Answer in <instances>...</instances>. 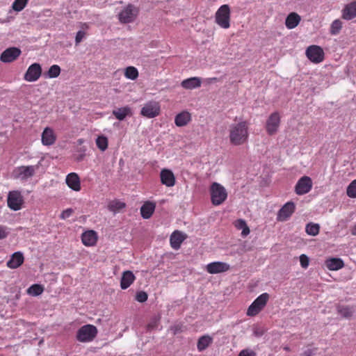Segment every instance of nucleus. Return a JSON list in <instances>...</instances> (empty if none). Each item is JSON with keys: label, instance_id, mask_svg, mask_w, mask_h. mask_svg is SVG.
<instances>
[{"label": "nucleus", "instance_id": "obj_39", "mask_svg": "<svg viewBox=\"0 0 356 356\" xmlns=\"http://www.w3.org/2000/svg\"><path fill=\"white\" fill-rule=\"evenodd\" d=\"M338 313L343 317L348 318L353 315V310L348 306H339Z\"/></svg>", "mask_w": 356, "mask_h": 356}, {"label": "nucleus", "instance_id": "obj_42", "mask_svg": "<svg viewBox=\"0 0 356 356\" xmlns=\"http://www.w3.org/2000/svg\"><path fill=\"white\" fill-rule=\"evenodd\" d=\"M147 293L145 291H139L136 293V300L139 302H144L147 300Z\"/></svg>", "mask_w": 356, "mask_h": 356}, {"label": "nucleus", "instance_id": "obj_45", "mask_svg": "<svg viewBox=\"0 0 356 356\" xmlns=\"http://www.w3.org/2000/svg\"><path fill=\"white\" fill-rule=\"evenodd\" d=\"M73 213H74V211L72 209H71V208L67 209L61 213L60 218L63 220H65V219L70 217Z\"/></svg>", "mask_w": 356, "mask_h": 356}, {"label": "nucleus", "instance_id": "obj_17", "mask_svg": "<svg viewBox=\"0 0 356 356\" xmlns=\"http://www.w3.org/2000/svg\"><path fill=\"white\" fill-rule=\"evenodd\" d=\"M341 17L346 20H350L356 17V1L345 5L341 10Z\"/></svg>", "mask_w": 356, "mask_h": 356}, {"label": "nucleus", "instance_id": "obj_3", "mask_svg": "<svg viewBox=\"0 0 356 356\" xmlns=\"http://www.w3.org/2000/svg\"><path fill=\"white\" fill-rule=\"evenodd\" d=\"M211 200L213 205L222 204L227 197L226 189L220 184L214 182L210 187Z\"/></svg>", "mask_w": 356, "mask_h": 356}, {"label": "nucleus", "instance_id": "obj_25", "mask_svg": "<svg viewBox=\"0 0 356 356\" xmlns=\"http://www.w3.org/2000/svg\"><path fill=\"white\" fill-rule=\"evenodd\" d=\"M24 258L23 254L20 252H15L10 260L7 262V266L15 269L19 267L24 262Z\"/></svg>", "mask_w": 356, "mask_h": 356}, {"label": "nucleus", "instance_id": "obj_50", "mask_svg": "<svg viewBox=\"0 0 356 356\" xmlns=\"http://www.w3.org/2000/svg\"><path fill=\"white\" fill-rule=\"evenodd\" d=\"M253 333L256 337H261L264 334V330L261 327H255L253 330Z\"/></svg>", "mask_w": 356, "mask_h": 356}, {"label": "nucleus", "instance_id": "obj_40", "mask_svg": "<svg viewBox=\"0 0 356 356\" xmlns=\"http://www.w3.org/2000/svg\"><path fill=\"white\" fill-rule=\"evenodd\" d=\"M60 73V67L58 65H53L50 67L47 72L49 78H56Z\"/></svg>", "mask_w": 356, "mask_h": 356}, {"label": "nucleus", "instance_id": "obj_5", "mask_svg": "<svg viewBox=\"0 0 356 356\" xmlns=\"http://www.w3.org/2000/svg\"><path fill=\"white\" fill-rule=\"evenodd\" d=\"M139 13V9L133 4H128L118 14V19L122 24L133 22Z\"/></svg>", "mask_w": 356, "mask_h": 356}, {"label": "nucleus", "instance_id": "obj_11", "mask_svg": "<svg viewBox=\"0 0 356 356\" xmlns=\"http://www.w3.org/2000/svg\"><path fill=\"white\" fill-rule=\"evenodd\" d=\"M42 68L40 64L33 63L31 65L24 74V79L33 82L37 81L41 76Z\"/></svg>", "mask_w": 356, "mask_h": 356}, {"label": "nucleus", "instance_id": "obj_46", "mask_svg": "<svg viewBox=\"0 0 356 356\" xmlns=\"http://www.w3.org/2000/svg\"><path fill=\"white\" fill-rule=\"evenodd\" d=\"M159 318H154L147 324V329L149 330H154L157 327Z\"/></svg>", "mask_w": 356, "mask_h": 356}, {"label": "nucleus", "instance_id": "obj_44", "mask_svg": "<svg viewBox=\"0 0 356 356\" xmlns=\"http://www.w3.org/2000/svg\"><path fill=\"white\" fill-rule=\"evenodd\" d=\"M170 330L174 335L183 331V325L181 323L175 324L170 327Z\"/></svg>", "mask_w": 356, "mask_h": 356}, {"label": "nucleus", "instance_id": "obj_6", "mask_svg": "<svg viewBox=\"0 0 356 356\" xmlns=\"http://www.w3.org/2000/svg\"><path fill=\"white\" fill-rule=\"evenodd\" d=\"M268 299L269 295L267 293H264L259 296L249 306L247 311V315L248 316H254L257 315L266 305Z\"/></svg>", "mask_w": 356, "mask_h": 356}, {"label": "nucleus", "instance_id": "obj_54", "mask_svg": "<svg viewBox=\"0 0 356 356\" xmlns=\"http://www.w3.org/2000/svg\"><path fill=\"white\" fill-rule=\"evenodd\" d=\"M208 81L209 83H211V82H216V81H218V78H216V77L209 78V79H208Z\"/></svg>", "mask_w": 356, "mask_h": 356}, {"label": "nucleus", "instance_id": "obj_28", "mask_svg": "<svg viewBox=\"0 0 356 356\" xmlns=\"http://www.w3.org/2000/svg\"><path fill=\"white\" fill-rule=\"evenodd\" d=\"M325 264L330 270H338L344 266V263L340 258L327 259Z\"/></svg>", "mask_w": 356, "mask_h": 356}, {"label": "nucleus", "instance_id": "obj_2", "mask_svg": "<svg viewBox=\"0 0 356 356\" xmlns=\"http://www.w3.org/2000/svg\"><path fill=\"white\" fill-rule=\"evenodd\" d=\"M231 10L227 4L219 7L215 14V22L222 29H227L230 27Z\"/></svg>", "mask_w": 356, "mask_h": 356}, {"label": "nucleus", "instance_id": "obj_13", "mask_svg": "<svg viewBox=\"0 0 356 356\" xmlns=\"http://www.w3.org/2000/svg\"><path fill=\"white\" fill-rule=\"evenodd\" d=\"M230 269V266L225 262L214 261L209 263L206 266L207 271L210 274H218L227 272Z\"/></svg>", "mask_w": 356, "mask_h": 356}, {"label": "nucleus", "instance_id": "obj_22", "mask_svg": "<svg viewBox=\"0 0 356 356\" xmlns=\"http://www.w3.org/2000/svg\"><path fill=\"white\" fill-rule=\"evenodd\" d=\"M300 21V16L298 13L292 12L287 15L285 19V26L288 29H293L298 26Z\"/></svg>", "mask_w": 356, "mask_h": 356}, {"label": "nucleus", "instance_id": "obj_53", "mask_svg": "<svg viewBox=\"0 0 356 356\" xmlns=\"http://www.w3.org/2000/svg\"><path fill=\"white\" fill-rule=\"evenodd\" d=\"M306 232H307L309 235H312V222H309V223H307V225H306Z\"/></svg>", "mask_w": 356, "mask_h": 356}, {"label": "nucleus", "instance_id": "obj_55", "mask_svg": "<svg viewBox=\"0 0 356 356\" xmlns=\"http://www.w3.org/2000/svg\"><path fill=\"white\" fill-rule=\"evenodd\" d=\"M351 234L356 236V225L352 228Z\"/></svg>", "mask_w": 356, "mask_h": 356}, {"label": "nucleus", "instance_id": "obj_7", "mask_svg": "<svg viewBox=\"0 0 356 356\" xmlns=\"http://www.w3.org/2000/svg\"><path fill=\"white\" fill-rule=\"evenodd\" d=\"M24 202V197L19 191H11L8 193L7 198L8 207L13 211H19L22 208Z\"/></svg>", "mask_w": 356, "mask_h": 356}, {"label": "nucleus", "instance_id": "obj_27", "mask_svg": "<svg viewBox=\"0 0 356 356\" xmlns=\"http://www.w3.org/2000/svg\"><path fill=\"white\" fill-rule=\"evenodd\" d=\"M155 204L151 202H145L144 204L140 208V213L143 218L148 219L149 218L154 210H155Z\"/></svg>", "mask_w": 356, "mask_h": 356}, {"label": "nucleus", "instance_id": "obj_14", "mask_svg": "<svg viewBox=\"0 0 356 356\" xmlns=\"http://www.w3.org/2000/svg\"><path fill=\"white\" fill-rule=\"evenodd\" d=\"M21 54V50L17 47L6 49L1 55L0 60L3 63H11L15 60Z\"/></svg>", "mask_w": 356, "mask_h": 356}, {"label": "nucleus", "instance_id": "obj_4", "mask_svg": "<svg viewBox=\"0 0 356 356\" xmlns=\"http://www.w3.org/2000/svg\"><path fill=\"white\" fill-rule=\"evenodd\" d=\"M97 334V329L95 325H86L81 327L76 333V339L80 342L92 341Z\"/></svg>", "mask_w": 356, "mask_h": 356}, {"label": "nucleus", "instance_id": "obj_30", "mask_svg": "<svg viewBox=\"0 0 356 356\" xmlns=\"http://www.w3.org/2000/svg\"><path fill=\"white\" fill-rule=\"evenodd\" d=\"M213 339L209 335H204L199 338L197 343L200 352L204 350L212 343Z\"/></svg>", "mask_w": 356, "mask_h": 356}, {"label": "nucleus", "instance_id": "obj_34", "mask_svg": "<svg viewBox=\"0 0 356 356\" xmlns=\"http://www.w3.org/2000/svg\"><path fill=\"white\" fill-rule=\"evenodd\" d=\"M234 226L238 229H241V235L243 236H246L250 234V229L246 224V222L243 219H238L235 221Z\"/></svg>", "mask_w": 356, "mask_h": 356}, {"label": "nucleus", "instance_id": "obj_37", "mask_svg": "<svg viewBox=\"0 0 356 356\" xmlns=\"http://www.w3.org/2000/svg\"><path fill=\"white\" fill-rule=\"evenodd\" d=\"M96 145L101 151H105L108 145V138L103 135L99 136L96 139Z\"/></svg>", "mask_w": 356, "mask_h": 356}, {"label": "nucleus", "instance_id": "obj_24", "mask_svg": "<svg viewBox=\"0 0 356 356\" xmlns=\"http://www.w3.org/2000/svg\"><path fill=\"white\" fill-rule=\"evenodd\" d=\"M181 86L186 90H193L201 86V79L200 77L194 76L181 81Z\"/></svg>", "mask_w": 356, "mask_h": 356}, {"label": "nucleus", "instance_id": "obj_47", "mask_svg": "<svg viewBox=\"0 0 356 356\" xmlns=\"http://www.w3.org/2000/svg\"><path fill=\"white\" fill-rule=\"evenodd\" d=\"M86 33L82 31H79L76 33V38H75V43L76 45L79 44L83 38L85 37Z\"/></svg>", "mask_w": 356, "mask_h": 356}, {"label": "nucleus", "instance_id": "obj_8", "mask_svg": "<svg viewBox=\"0 0 356 356\" xmlns=\"http://www.w3.org/2000/svg\"><path fill=\"white\" fill-rule=\"evenodd\" d=\"M281 122L280 115L278 112L272 113L266 122V131L269 136L275 135L279 130Z\"/></svg>", "mask_w": 356, "mask_h": 356}, {"label": "nucleus", "instance_id": "obj_23", "mask_svg": "<svg viewBox=\"0 0 356 356\" xmlns=\"http://www.w3.org/2000/svg\"><path fill=\"white\" fill-rule=\"evenodd\" d=\"M136 277L134 273L130 270L123 272L121 280L120 287L122 289H127L135 281Z\"/></svg>", "mask_w": 356, "mask_h": 356}, {"label": "nucleus", "instance_id": "obj_19", "mask_svg": "<svg viewBox=\"0 0 356 356\" xmlns=\"http://www.w3.org/2000/svg\"><path fill=\"white\" fill-rule=\"evenodd\" d=\"M186 238V234L176 230L172 232L170 238V245L174 250L179 249L183 241Z\"/></svg>", "mask_w": 356, "mask_h": 356}, {"label": "nucleus", "instance_id": "obj_9", "mask_svg": "<svg viewBox=\"0 0 356 356\" xmlns=\"http://www.w3.org/2000/svg\"><path fill=\"white\" fill-rule=\"evenodd\" d=\"M161 107L157 102H149L142 108L140 114L147 118H153L160 114Z\"/></svg>", "mask_w": 356, "mask_h": 356}, {"label": "nucleus", "instance_id": "obj_29", "mask_svg": "<svg viewBox=\"0 0 356 356\" xmlns=\"http://www.w3.org/2000/svg\"><path fill=\"white\" fill-rule=\"evenodd\" d=\"M113 115L119 120H123L127 115H131V110L129 106L119 108L113 111Z\"/></svg>", "mask_w": 356, "mask_h": 356}, {"label": "nucleus", "instance_id": "obj_20", "mask_svg": "<svg viewBox=\"0 0 356 356\" xmlns=\"http://www.w3.org/2000/svg\"><path fill=\"white\" fill-rule=\"evenodd\" d=\"M66 184L70 188L74 191L81 190V181L79 175L75 172L68 174L65 179Z\"/></svg>", "mask_w": 356, "mask_h": 356}, {"label": "nucleus", "instance_id": "obj_38", "mask_svg": "<svg viewBox=\"0 0 356 356\" xmlns=\"http://www.w3.org/2000/svg\"><path fill=\"white\" fill-rule=\"evenodd\" d=\"M29 0H15L12 8L17 12L22 11L28 3Z\"/></svg>", "mask_w": 356, "mask_h": 356}, {"label": "nucleus", "instance_id": "obj_15", "mask_svg": "<svg viewBox=\"0 0 356 356\" xmlns=\"http://www.w3.org/2000/svg\"><path fill=\"white\" fill-rule=\"evenodd\" d=\"M295 204L292 202H286L278 211L277 220L278 221L286 220L294 212Z\"/></svg>", "mask_w": 356, "mask_h": 356}, {"label": "nucleus", "instance_id": "obj_56", "mask_svg": "<svg viewBox=\"0 0 356 356\" xmlns=\"http://www.w3.org/2000/svg\"><path fill=\"white\" fill-rule=\"evenodd\" d=\"M84 27L88 29V24H86V23L83 24V25H82V28H84Z\"/></svg>", "mask_w": 356, "mask_h": 356}, {"label": "nucleus", "instance_id": "obj_35", "mask_svg": "<svg viewBox=\"0 0 356 356\" xmlns=\"http://www.w3.org/2000/svg\"><path fill=\"white\" fill-rule=\"evenodd\" d=\"M342 26H343V23L340 19H337L334 20L330 26V34L332 35H338L340 33V31L342 29Z\"/></svg>", "mask_w": 356, "mask_h": 356}, {"label": "nucleus", "instance_id": "obj_18", "mask_svg": "<svg viewBox=\"0 0 356 356\" xmlns=\"http://www.w3.org/2000/svg\"><path fill=\"white\" fill-rule=\"evenodd\" d=\"M161 182L168 187H172L175 184V177L169 169H163L160 173Z\"/></svg>", "mask_w": 356, "mask_h": 356}, {"label": "nucleus", "instance_id": "obj_26", "mask_svg": "<svg viewBox=\"0 0 356 356\" xmlns=\"http://www.w3.org/2000/svg\"><path fill=\"white\" fill-rule=\"evenodd\" d=\"M191 120V115L188 111H182L178 113L175 118V123L177 127H184Z\"/></svg>", "mask_w": 356, "mask_h": 356}, {"label": "nucleus", "instance_id": "obj_41", "mask_svg": "<svg viewBox=\"0 0 356 356\" xmlns=\"http://www.w3.org/2000/svg\"><path fill=\"white\" fill-rule=\"evenodd\" d=\"M347 195L351 198L356 197V179L353 180L348 186Z\"/></svg>", "mask_w": 356, "mask_h": 356}, {"label": "nucleus", "instance_id": "obj_48", "mask_svg": "<svg viewBox=\"0 0 356 356\" xmlns=\"http://www.w3.org/2000/svg\"><path fill=\"white\" fill-rule=\"evenodd\" d=\"M8 228L5 226L0 225V239L6 238L8 236Z\"/></svg>", "mask_w": 356, "mask_h": 356}, {"label": "nucleus", "instance_id": "obj_36", "mask_svg": "<svg viewBox=\"0 0 356 356\" xmlns=\"http://www.w3.org/2000/svg\"><path fill=\"white\" fill-rule=\"evenodd\" d=\"M124 76L129 79L136 80L138 76V71L135 67H127L124 70Z\"/></svg>", "mask_w": 356, "mask_h": 356}, {"label": "nucleus", "instance_id": "obj_43", "mask_svg": "<svg viewBox=\"0 0 356 356\" xmlns=\"http://www.w3.org/2000/svg\"><path fill=\"white\" fill-rule=\"evenodd\" d=\"M300 262L302 268H306L309 266V257L305 254H301L300 256Z\"/></svg>", "mask_w": 356, "mask_h": 356}, {"label": "nucleus", "instance_id": "obj_16", "mask_svg": "<svg viewBox=\"0 0 356 356\" xmlns=\"http://www.w3.org/2000/svg\"><path fill=\"white\" fill-rule=\"evenodd\" d=\"M57 136L53 129L46 127L43 130L41 136V141L43 145L50 146L55 143Z\"/></svg>", "mask_w": 356, "mask_h": 356}, {"label": "nucleus", "instance_id": "obj_51", "mask_svg": "<svg viewBox=\"0 0 356 356\" xmlns=\"http://www.w3.org/2000/svg\"><path fill=\"white\" fill-rule=\"evenodd\" d=\"M320 227L318 224L313 223V236L319 233Z\"/></svg>", "mask_w": 356, "mask_h": 356}, {"label": "nucleus", "instance_id": "obj_49", "mask_svg": "<svg viewBox=\"0 0 356 356\" xmlns=\"http://www.w3.org/2000/svg\"><path fill=\"white\" fill-rule=\"evenodd\" d=\"M256 353L251 350L249 349H245L240 352L238 354V356H255Z\"/></svg>", "mask_w": 356, "mask_h": 356}, {"label": "nucleus", "instance_id": "obj_33", "mask_svg": "<svg viewBox=\"0 0 356 356\" xmlns=\"http://www.w3.org/2000/svg\"><path fill=\"white\" fill-rule=\"evenodd\" d=\"M44 291V287L41 284H34L29 287L26 293L32 296H38L42 294Z\"/></svg>", "mask_w": 356, "mask_h": 356}, {"label": "nucleus", "instance_id": "obj_1", "mask_svg": "<svg viewBox=\"0 0 356 356\" xmlns=\"http://www.w3.org/2000/svg\"><path fill=\"white\" fill-rule=\"evenodd\" d=\"M249 138V124L247 121L232 124L229 128V143L234 146L243 145Z\"/></svg>", "mask_w": 356, "mask_h": 356}, {"label": "nucleus", "instance_id": "obj_21", "mask_svg": "<svg viewBox=\"0 0 356 356\" xmlns=\"http://www.w3.org/2000/svg\"><path fill=\"white\" fill-rule=\"evenodd\" d=\"M97 234L94 230H88L81 235V241L86 246H93L97 241Z\"/></svg>", "mask_w": 356, "mask_h": 356}, {"label": "nucleus", "instance_id": "obj_10", "mask_svg": "<svg viewBox=\"0 0 356 356\" xmlns=\"http://www.w3.org/2000/svg\"><path fill=\"white\" fill-rule=\"evenodd\" d=\"M38 168L37 165L19 166L14 170L13 175L16 179L26 180L34 175Z\"/></svg>", "mask_w": 356, "mask_h": 356}, {"label": "nucleus", "instance_id": "obj_31", "mask_svg": "<svg viewBox=\"0 0 356 356\" xmlns=\"http://www.w3.org/2000/svg\"><path fill=\"white\" fill-rule=\"evenodd\" d=\"M325 58L323 49L317 45L313 44V63H321Z\"/></svg>", "mask_w": 356, "mask_h": 356}, {"label": "nucleus", "instance_id": "obj_52", "mask_svg": "<svg viewBox=\"0 0 356 356\" xmlns=\"http://www.w3.org/2000/svg\"><path fill=\"white\" fill-rule=\"evenodd\" d=\"M307 57L312 60V45L309 46L306 49Z\"/></svg>", "mask_w": 356, "mask_h": 356}, {"label": "nucleus", "instance_id": "obj_32", "mask_svg": "<svg viewBox=\"0 0 356 356\" xmlns=\"http://www.w3.org/2000/svg\"><path fill=\"white\" fill-rule=\"evenodd\" d=\"M125 207L126 204L118 200H112L108 204V210L114 213L119 212L120 210L125 208Z\"/></svg>", "mask_w": 356, "mask_h": 356}, {"label": "nucleus", "instance_id": "obj_12", "mask_svg": "<svg viewBox=\"0 0 356 356\" xmlns=\"http://www.w3.org/2000/svg\"><path fill=\"white\" fill-rule=\"evenodd\" d=\"M312 188V179L309 177L303 176L297 182L295 191L298 195H304L308 193Z\"/></svg>", "mask_w": 356, "mask_h": 356}]
</instances>
